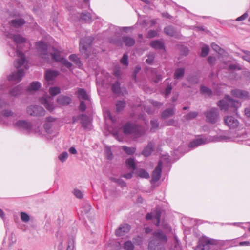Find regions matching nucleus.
<instances>
[{"label": "nucleus", "instance_id": "obj_44", "mask_svg": "<svg viewBox=\"0 0 250 250\" xmlns=\"http://www.w3.org/2000/svg\"><path fill=\"white\" fill-rule=\"evenodd\" d=\"M198 115V113L197 112L193 111L190 112L188 114H187L184 118L187 121H189L195 119Z\"/></svg>", "mask_w": 250, "mask_h": 250}, {"label": "nucleus", "instance_id": "obj_23", "mask_svg": "<svg viewBox=\"0 0 250 250\" xmlns=\"http://www.w3.org/2000/svg\"><path fill=\"white\" fill-rule=\"evenodd\" d=\"M122 40L125 44L127 46H132L135 43V39L129 36H123L122 37Z\"/></svg>", "mask_w": 250, "mask_h": 250}, {"label": "nucleus", "instance_id": "obj_8", "mask_svg": "<svg viewBox=\"0 0 250 250\" xmlns=\"http://www.w3.org/2000/svg\"><path fill=\"white\" fill-rule=\"evenodd\" d=\"M14 126L21 131L30 133L31 130V124L25 120H18L14 124Z\"/></svg>", "mask_w": 250, "mask_h": 250}, {"label": "nucleus", "instance_id": "obj_53", "mask_svg": "<svg viewBox=\"0 0 250 250\" xmlns=\"http://www.w3.org/2000/svg\"><path fill=\"white\" fill-rule=\"evenodd\" d=\"M68 157V154L67 152H63L62 153L60 154L59 156V159L61 162H64L66 160Z\"/></svg>", "mask_w": 250, "mask_h": 250}, {"label": "nucleus", "instance_id": "obj_17", "mask_svg": "<svg viewBox=\"0 0 250 250\" xmlns=\"http://www.w3.org/2000/svg\"><path fill=\"white\" fill-rule=\"evenodd\" d=\"M36 48L42 55L44 56L47 55V47L46 44L43 42H39L36 44Z\"/></svg>", "mask_w": 250, "mask_h": 250}, {"label": "nucleus", "instance_id": "obj_33", "mask_svg": "<svg viewBox=\"0 0 250 250\" xmlns=\"http://www.w3.org/2000/svg\"><path fill=\"white\" fill-rule=\"evenodd\" d=\"M136 173L137 176L142 178L148 179L149 178V173L144 169H139Z\"/></svg>", "mask_w": 250, "mask_h": 250}, {"label": "nucleus", "instance_id": "obj_28", "mask_svg": "<svg viewBox=\"0 0 250 250\" xmlns=\"http://www.w3.org/2000/svg\"><path fill=\"white\" fill-rule=\"evenodd\" d=\"M79 99L84 100H89V96L87 94L86 91L82 88H80L77 92Z\"/></svg>", "mask_w": 250, "mask_h": 250}, {"label": "nucleus", "instance_id": "obj_37", "mask_svg": "<svg viewBox=\"0 0 250 250\" xmlns=\"http://www.w3.org/2000/svg\"><path fill=\"white\" fill-rule=\"evenodd\" d=\"M221 245H228L230 247L236 246L238 243L237 239L227 240L225 241H220Z\"/></svg>", "mask_w": 250, "mask_h": 250}, {"label": "nucleus", "instance_id": "obj_13", "mask_svg": "<svg viewBox=\"0 0 250 250\" xmlns=\"http://www.w3.org/2000/svg\"><path fill=\"white\" fill-rule=\"evenodd\" d=\"M130 229V226L127 224L121 225L115 231V234L117 236H122L127 233Z\"/></svg>", "mask_w": 250, "mask_h": 250}, {"label": "nucleus", "instance_id": "obj_41", "mask_svg": "<svg viewBox=\"0 0 250 250\" xmlns=\"http://www.w3.org/2000/svg\"><path fill=\"white\" fill-rule=\"evenodd\" d=\"M16 242V238L15 235L11 233L8 236L7 239V243L8 244V247H11L14 244H15Z\"/></svg>", "mask_w": 250, "mask_h": 250}, {"label": "nucleus", "instance_id": "obj_10", "mask_svg": "<svg viewBox=\"0 0 250 250\" xmlns=\"http://www.w3.org/2000/svg\"><path fill=\"white\" fill-rule=\"evenodd\" d=\"M162 162L161 160L159 161L152 173V182H156L160 179L162 173Z\"/></svg>", "mask_w": 250, "mask_h": 250}, {"label": "nucleus", "instance_id": "obj_30", "mask_svg": "<svg viewBox=\"0 0 250 250\" xmlns=\"http://www.w3.org/2000/svg\"><path fill=\"white\" fill-rule=\"evenodd\" d=\"M91 209V206L88 203H85L83 205L81 208V212L83 215H86L88 217V214Z\"/></svg>", "mask_w": 250, "mask_h": 250}, {"label": "nucleus", "instance_id": "obj_18", "mask_svg": "<svg viewBox=\"0 0 250 250\" xmlns=\"http://www.w3.org/2000/svg\"><path fill=\"white\" fill-rule=\"evenodd\" d=\"M153 147L154 143L152 142H149L147 146L142 151V154L145 157L149 156L153 150Z\"/></svg>", "mask_w": 250, "mask_h": 250}, {"label": "nucleus", "instance_id": "obj_64", "mask_svg": "<svg viewBox=\"0 0 250 250\" xmlns=\"http://www.w3.org/2000/svg\"><path fill=\"white\" fill-rule=\"evenodd\" d=\"M229 69L231 70H241L240 66L236 64H230L229 66Z\"/></svg>", "mask_w": 250, "mask_h": 250}, {"label": "nucleus", "instance_id": "obj_39", "mask_svg": "<svg viewBox=\"0 0 250 250\" xmlns=\"http://www.w3.org/2000/svg\"><path fill=\"white\" fill-rule=\"evenodd\" d=\"M164 32L167 35L171 37L174 36L176 33L174 28L172 26H168L165 28Z\"/></svg>", "mask_w": 250, "mask_h": 250}, {"label": "nucleus", "instance_id": "obj_55", "mask_svg": "<svg viewBox=\"0 0 250 250\" xmlns=\"http://www.w3.org/2000/svg\"><path fill=\"white\" fill-rule=\"evenodd\" d=\"M21 220L24 222H27L30 219L29 216L25 212L21 213Z\"/></svg>", "mask_w": 250, "mask_h": 250}, {"label": "nucleus", "instance_id": "obj_24", "mask_svg": "<svg viewBox=\"0 0 250 250\" xmlns=\"http://www.w3.org/2000/svg\"><path fill=\"white\" fill-rule=\"evenodd\" d=\"M52 59L56 62H61L63 58L61 54V52L53 48V51L50 53Z\"/></svg>", "mask_w": 250, "mask_h": 250}, {"label": "nucleus", "instance_id": "obj_58", "mask_svg": "<svg viewBox=\"0 0 250 250\" xmlns=\"http://www.w3.org/2000/svg\"><path fill=\"white\" fill-rule=\"evenodd\" d=\"M114 74L117 78H121V73L119 66H116L114 69Z\"/></svg>", "mask_w": 250, "mask_h": 250}, {"label": "nucleus", "instance_id": "obj_12", "mask_svg": "<svg viewBox=\"0 0 250 250\" xmlns=\"http://www.w3.org/2000/svg\"><path fill=\"white\" fill-rule=\"evenodd\" d=\"M210 141L207 138L203 137L194 139L189 144V147L192 148H195L199 146L207 144Z\"/></svg>", "mask_w": 250, "mask_h": 250}, {"label": "nucleus", "instance_id": "obj_29", "mask_svg": "<svg viewBox=\"0 0 250 250\" xmlns=\"http://www.w3.org/2000/svg\"><path fill=\"white\" fill-rule=\"evenodd\" d=\"M185 74V69L183 68H178L176 69L174 73V78L175 80H178L183 77Z\"/></svg>", "mask_w": 250, "mask_h": 250}, {"label": "nucleus", "instance_id": "obj_6", "mask_svg": "<svg viewBox=\"0 0 250 250\" xmlns=\"http://www.w3.org/2000/svg\"><path fill=\"white\" fill-rule=\"evenodd\" d=\"M92 44V40L90 37L81 39L80 41V50L82 53H85L86 58L89 56L88 49Z\"/></svg>", "mask_w": 250, "mask_h": 250}, {"label": "nucleus", "instance_id": "obj_34", "mask_svg": "<svg viewBox=\"0 0 250 250\" xmlns=\"http://www.w3.org/2000/svg\"><path fill=\"white\" fill-rule=\"evenodd\" d=\"M126 105V103L123 100L118 101L116 104V110L117 113L123 110Z\"/></svg>", "mask_w": 250, "mask_h": 250}, {"label": "nucleus", "instance_id": "obj_25", "mask_svg": "<svg viewBox=\"0 0 250 250\" xmlns=\"http://www.w3.org/2000/svg\"><path fill=\"white\" fill-rule=\"evenodd\" d=\"M81 123L82 124V126L85 128H89L90 122L89 117L84 114L81 115Z\"/></svg>", "mask_w": 250, "mask_h": 250}, {"label": "nucleus", "instance_id": "obj_32", "mask_svg": "<svg viewBox=\"0 0 250 250\" xmlns=\"http://www.w3.org/2000/svg\"><path fill=\"white\" fill-rule=\"evenodd\" d=\"M125 164L128 168L131 169L133 171L136 169V165L135 163L134 159L132 158L127 159L125 161Z\"/></svg>", "mask_w": 250, "mask_h": 250}, {"label": "nucleus", "instance_id": "obj_15", "mask_svg": "<svg viewBox=\"0 0 250 250\" xmlns=\"http://www.w3.org/2000/svg\"><path fill=\"white\" fill-rule=\"evenodd\" d=\"M247 137V134L244 133H241L240 134H238L237 136H234L233 138H232V139L233 141L235 142H240L243 141L244 139H246ZM220 140H228L229 139L231 138V137H229L226 136H220Z\"/></svg>", "mask_w": 250, "mask_h": 250}, {"label": "nucleus", "instance_id": "obj_2", "mask_svg": "<svg viewBox=\"0 0 250 250\" xmlns=\"http://www.w3.org/2000/svg\"><path fill=\"white\" fill-rule=\"evenodd\" d=\"M167 241L166 236L161 231L155 232L148 245L149 250H165L164 245Z\"/></svg>", "mask_w": 250, "mask_h": 250}, {"label": "nucleus", "instance_id": "obj_31", "mask_svg": "<svg viewBox=\"0 0 250 250\" xmlns=\"http://www.w3.org/2000/svg\"><path fill=\"white\" fill-rule=\"evenodd\" d=\"M10 38L14 41L17 45L19 43L25 42V38L19 35H12Z\"/></svg>", "mask_w": 250, "mask_h": 250}, {"label": "nucleus", "instance_id": "obj_27", "mask_svg": "<svg viewBox=\"0 0 250 250\" xmlns=\"http://www.w3.org/2000/svg\"><path fill=\"white\" fill-rule=\"evenodd\" d=\"M175 112V108L173 107L169 108L164 110L161 114L163 119H166L172 116Z\"/></svg>", "mask_w": 250, "mask_h": 250}, {"label": "nucleus", "instance_id": "obj_40", "mask_svg": "<svg viewBox=\"0 0 250 250\" xmlns=\"http://www.w3.org/2000/svg\"><path fill=\"white\" fill-rule=\"evenodd\" d=\"M201 93L205 96H210L212 95V91L209 88L202 85L200 88Z\"/></svg>", "mask_w": 250, "mask_h": 250}, {"label": "nucleus", "instance_id": "obj_60", "mask_svg": "<svg viewBox=\"0 0 250 250\" xmlns=\"http://www.w3.org/2000/svg\"><path fill=\"white\" fill-rule=\"evenodd\" d=\"M157 36V32L154 30H150L147 33V37L152 38Z\"/></svg>", "mask_w": 250, "mask_h": 250}, {"label": "nucleus", "instance_id": "obj_16", "mask_svg": "<svg viewBox=\"0 0 250 250\" xmlns=\"http://www.w3.org/2000/svg\"><path fill=\"white\" fill-rule=\"evenodd\" d=\"M71 102L70 97L64 95H60L57 98V103L63 106L69 105Z\"/></svg>", "mask_w": 250, "mask_h": 250}, {"label": "nucleus", "instance_id": "obj_26", "mask_svg": "<svg viewBox=\"0 0 250 250\" xmlns=\"http://www.w3.org/2000/svg\"><path fill=\"white\" fill-rule=\"evenodd\" d=\"M150 45L155 49H162L164 48V44L159 40L151 41L150 43Z\"/></svg>", "mask_w": 250, "mask_h": 250}, {"label": "nucleus", "instance_id": "obj_43", "mask_svg": "<svg viewBox=\"0 0 250 250\" xmlns=\"http://www.w3.org/2000/svg\"><path fill=\"white\" fill-rule=\"evenodd\" d=\"M161 213L160 211H156L153 216V222L156 226H159L160 222Z\"/></svg>", "mask_w": 250, "mask_h": 250}, {"label": "nucleus", "instance_id": "obj_47", "mask_svg": "<svg viewBox=\"0 0 250 250\" xmlns=\"http://www.w3.org/2000/svg\"><path fill=\"white\" fill-rule=\"evenodd\" d=\"M112 90L115 93H119L121 91L120 84L118 81H116L112 86Z\"/></svg>", "mask_w": 250, "mask_h": 250}, {"label": "nucleus", "instance_id": "obj_57", "mask_svg": "<svg viewBox=\"0 0 250 250\" xmlns=\"http://www.w3.org/2000/svg\"><path fill=\"white\" fill-rule=\"evenodd\" d=\"M244 53V55L242 56L243 59L250 63V51H245Z\"/></svg>", "mask_w": 250, "mask_h": 250}, {"label": "nucleus", "instance_id": "obj_4", "mask_svg": "<svg viewBox=\"0 0 250 250\" xmlns=\"http://www.w3.org/2000/svg\"><path fill=\"white\" fill-rule=\"evenodd\" d=\"M217 104L221 110L225 111L230 108L237 109L240 105L238 101L233 100L229 95H226L223 99L219 101Z\"/></svg>", "mask_w": 250, "mask_h": 250}, {"label": "nucleus", "instance_id": "obj_62", "mask_svg": "<svg viewBox=\"0 0 250 250\" xmlns=\"http://www.w3.org/2000/svg\"><path fill=\"white\" fill-rule=\"evenodd\" d=\"M172 89V86L171 84H168L165 89L164 94L166 96H168L171 92V91Z\"/></svg>", "mask_w": 250, "mask_h": 250}, {"label": "nucleus", "instance_id": "obj_59", "mask_svg": "<svg viewBox=\"0 0 250 250\" xmlns=\"http://www.w3.org/2000/svg\"><path fill=\"white\" fill-rule=\"evenodd\" d=\"M41 83L38 82H32V91L38 90L41 87Z\"/></svg>", "mask_w": 250, "mask_h": 250}, {"label": "nucleus", "instance_id": "obj_54", "mask_svg": "<svg viewBox=\"0 0 250 250\" xmlns=\"http://www.w3.org/2000/svg\"><path fill=\"white\" fill-rule=\"evenodd\" d=\"M73 193L76 197L79 199H82L83 196V193L78 189H74L73 191Z\"/></svg>", "mask_w": 250, "mask_h": 250}, {"label": "nucleus", "instance_id": "obj_38", "mask_svg": "<svg viewBox=\"0 0 250 250\" xmlns=\"http://www.w3.org/2000/svg\"><path fill=\"white\" fill-rule=\"evenodd\" d=\"M81 19L85 22L90 23L92 21V16L89 13H82L81 15Z\"/></svg>", "mask_w": 250, "mask_h": 250}, {"label": "nucleus", "instance_id": "obj_61", "mask_svg": "<svg viewBox=\"0 0 250 250\" xmlns=\"http://www.w3.org/2000/svg\"><path fill=\"white\" fill-rule=\"evenodd\" d=\"M60 62L67 68H69L72 66V64L64 58L62 60V61Z\"/></svg>", "mask_w": 250, "mask_h": 250}, {"label": "nucleus", "instance_id": "obj_3", "mask_svg": "<svg viewBox=\"0 0 250 250\" xmlns=\"http://www.w3.org/2000/svg\"><path fill=\"white\" fill-rule=\"evenodd\" d=\"M220 245L219 240L204 236L199 239L194 250H216L217 246Z\"/></svg>", "mask_w": 250, "mask_h": 250}, {"label": "nucleus", "instance_id": "obj_56", "mask_svg": "<svg viewBox=\"0 0 250 250\" xmlns=\"http://www.w3.org/2000/svg\"><path fill=\"white\" fill-rule=\"evenodd\" d=\"M154 59V55L153 54H149L147 56V58L145 62L148 64H151Z\"/></svg>", "mask_w": 250, "mask_h": 250}, {"label": "nucleus", "instance_id": "obj_45", "mask_svg": "<svg viewBox=\"0 0 250 250\" xmlns=\"http://www.w3.org/2000/svg\"><path fill=\"white\" fill-rule=\"evenodd\" d=\"M122 147L123 150L128 155H132L136 151V148L135 147H129L125 146H123Z\"/></svg>", "mask_w": 250, "mask_h": 250}, {"label": "nucleus", "instance_id": "obj_7", "mask_svg": "<svg viewBox=\"0 0 250 250\" xmlns=\"http://www.w3.org/2000/svg\"><path fill=\"white\" fill-rule=\"evenodd\" d=\"M122 128L123 132L125 135L131 134H134L136 135H141L138 126L135 124L127 123L123 126Z\"/></svg>", "mask_w": 250, "mask_h": 250}, {"label": "nucleus", "instance_id": "obj_21", "mask_svg": "<svg viewBox=\"0 0 250 250\" xmlns=\"http://www.w3.org/2000/svg\"><path fill=\"white\" fill-rule=\"evenodd\" d=\"M45 114L44 109L39 106L32 107V116H43Z\"/></svg>", "mask_w": 250, "mask_h": 250}, {"label": "nucleus", "instance_id": "obj_19", "mask_svg": "<svg viewBox=\"0 0 250 250\" xmlns=\"http://www.w3.org/2000/svg\"><path fill=\"white\" fill-rule=\"evenodd\" d=\"M59 74L57 71L47 70L45 74V78L47 82L53 80Z\"/></svg>", "mask_w": 250, "mask_h": 250}, {"label": "nucleus", "instance_id": "obj_35", "mask_svg": "<svg viewBox=\"0 0 250 250\" xmlns=\"http://www.w3.org/2000/svg\"><path fill=\"white\" fill-rule=\"evenodd\" d=\"M41 102L44 107L49 111H52L53 109V104L49 102L45 98H42Z\"/></svg>", "mask_w": 250, "mask_h": 250}, {"label": "nucleus", "instance_id": "obj_46", "mask_svg": "<svg viewBox=\"0 0 250 250\" xmlns=\"http://www.w3.org/2000/svg\"><path fill=\"white\" fill-rule=\"evenodd\" d=\"M50 95L52 96H56L61 92L60 88L58 87H51L49 89Z\"/></svg>", "mask_w": 250, "mask_h": 250}, {"label": "nucleus", "instance_id": "obj_51", "mask_svg": "<svg viewBox=\"0 0 250 250\" xmlns=\"http://www.w3.org/2000/svg\"><path fill=\"white\" fill-rule=\"evenodd\" d=\"M1 114L6 117H9L10 116H12L14 114V113L9 109H3L1 112Z\"/></svg>", "mask_w": 250, "mask_h": 250}, {"label": "nucleus", "instance_id": "obj_11", "mask_svg": "<svg viewBox=\"0 0 250 250\" xmlns=\"http://www.w3.org/2000/svg\"><path fill=\"white\" fill-rule=\"evenodd\" d=\"M231 93L234 97L244 100L249 98L250 97L248 91L240 89H235L232 90Z\"/></svg>", "mask_w": 250, "mask_h": 250}, {"label": "nucleus", "instance_id": "obj_50", "mask_svg": "<svg viewBox=\"0 0 250 250\" xmlns=\"http://www.w3.org/2000/svg\"><path fill=\"white\" fill-rule=\"evenodd\" d=\"M124 249L125 250H133L134 245L131 241H127L124 243Z\"/></svg>", "mask_w": 250, "mask_h": 250}, {"label": "nucleus", "instance_id": "obj_36", "mask_svg": "<svg viewBox=\"0 0 250 250\" xmlns=\"http://www.w3.org/2000/svg\"><path fill=\"white\" fill-rule=\"evenodd\" d=\"M21 93V88L20 86H17L12 89L9 91V94L11 96H17Z\"/></svg>", "mask_w": 250, "mask_h": 250}, {"label": "nucleus", "instance_id": "obj_22", "mask_svg": "<svg viewBox=\"0 0 250 250\" xmlns=\"http://www.w3.org/2000/svg\"><path fill=\"white\" fill-rule=\"evenodd\" d=\"M56 120L55 118L52 117H48L46 119V122L43 125V127L45 129L46 131L47 132H49L50 129L52 127L53 125V122Z\"/></svg>", "mask_w": 250, "mask_h": 250}, {"label": "nucleus", "instance_id": "obj_52", "mask_svg": "<svg viewBox=\"0 0 250 250\" xmlns=\"http://www.w3.org/2000/svg\"><path fill=\"white\" fill-rule=\"evenodd\" d=\"M120 62L121 64L125 65L126 67L128 66V55L127 54H124L123 57L121 59Z\"/></svg>", "mask_w": 250, "mask_h": 250}, {"label": "nucleus", "instance_id": "obj_42", "mask_svg": "<svg viewBox=\"0 0 250 250\" xmlns=\"http://www.w3.org/2000/svg\"><path fill=\"white\" fill-rule=\"evenodd\" d=\"M69 59L72 62H73L76 64H77L79 66H81L82 65V62L81 61L80 58L75 54H72L69 56Z\"/></svg>", "mask_w": 250, "mask_h": 250}, {"label": "nucleus", "instance_id": "obj_48", "mask_svg": "<svg viewBox=\"0 0 250 250\" xmlns=\"http://www.w3.org/2000/svg\"><path fill=\"white\" fill-rule=\"evenodd\" d=\"M209 48L207 45H204L202 47L200 56L202 57L207 56L209 53Z\"/></svg>", "mask_w": 250, "mask_h": 250}, {"label": "nucleus", "instance_id": "obj_9", "mask_svg": "<svg viewBox=\"0 0 250 250\" xmlns=\"http://www.w3.org/2000/svg\"><path fill=\"white\" fill-rule=\"evenodd\" d=\"M224 122L230 129L236 128L239 125V122L234 116H226L224 117Z\"/></svg>", "mask_w": 250, "mask_h": 250}, {"label": "nucleus", "instance_id": "obj_20", "mask_svg": "<svg viewBox=\"0 0 250 250\" xmlns=\"http://www.w3.org/2000/svg\"><path fill=\"white\" fill-rule=\"evenodd\" d=\"M25 23V21L24 19L21 18H16L11 20L10 22L11 26L18 28L21 26L24 25Z\"/></svg>", "mask_w": 250, "mask_h": 250}, {"label": "nucleus", "instance_id": "obj_5", "mask_svg": "<svg viewBox=\"0 0 250 250\" xmlns=\"http://www.w3.org/2000/svg\"><path fill=\"white\" fill-rule=\"evenodd\" d=\"M208 122L211 124L216 123L219 120V114L217 108H212L205 113Z\"/></svg>", "mask_w": 250, "mask_h": 250}, {"label": "nucleus", "instance_id": "obj_1", "mask_svg": "<svg viewBox=\"0 0 250 250\" xmlns=\"http://www.w3.org/2000/svg\"><path fill=\"white\" fill-rule=\"evenodd\" d=\"M10 56L17 55L18 58L17 59L14 66L17 69V70L12 73V74L8 76V80L9 81H15L17 83L20 82L22 77L25 75V71L24 68L25 66L24 65L25 62V55L18 49H13L12 52L9 53Z\"/></svg>", "mask_w": 250, "mask_h": 250}, {"label": "nucleus", "instance_id": "obj_63", "mask_svg": "<svg viewBox=\"0 0 250 250\" xmlns=\"http://www.w3.org/2000/svg\"><path fill=\"white\" fill-rule=\"evenodd\" d=\"M10 106V104L6 102H5L3 100L0 99V108H4L6 107H9Z\"/></svg>", "mask_w": 250, "mask_h": 250}, {"label": "nucleus", "instance_id": "obj_49", "mask_svg": "<svg viewBox=\"0 0 250 250\" xmlns=\"http://www.w3.org/2000/svg\"><path fill=\"white\" fill-rule=\"evenodd\" d=\"M150 123L151 125V131L152 132H154L159 127V123L158 120L156 119H153L151 120Z\"/></svg>", "mask_w": 250, "mask_h": 250}, {"label": "nucleus", "instance_id": "obj_14", "mask_svg": "<svg viewBox=\"0 0 250 250\" xmlns=\"http://www.w3.org/2000/svg\"><path fill=\"white\" fill-rule=\"evenodd\" d=\"M128 28L127 27H118L114 25H111L109 27L110 31L117 37H119L123 31L127 32Z\"/></svg>", "mask_w": 250, "mask_h": 250}]
</instances>
